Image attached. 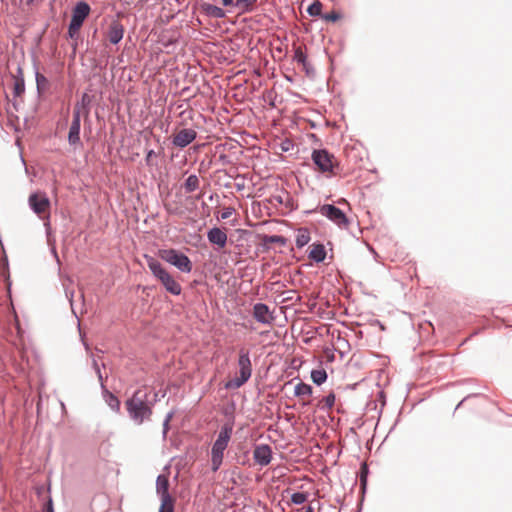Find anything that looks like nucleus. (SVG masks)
Here are the masks:
<instances>
[{"mask_svg":"<svg viewBox=\"0 0 512 512\" xmlns=\"http://www.w3.org/2000/svg\"><path fill=\"white\" fill-rule=\"evenodd\" d=\"M309 258L316 262H323L326 258V250L322 244H312L310 246Z\"/></svg>","mask_w":512,"mask_h":512,"instance_id":"f3484780","label":"nucleus"},{"mask_svg":"<svg viewBox=\"0 0 512 512\" xmlns=\"http://www.w3.org/2000/svg\"><path fill=\"white\" fill-rule=\"evenodd\" d=\"M196 131L191 128H185L178 131L173 137V144L176 147L184 148L193 142L196 138Z\"/></svg>","mask_w":512,"mask_h":512,"instance_id":"f8f14e48","label":"nucleus"},{"mask_svg":"<svg viewBox=\"0 0 512 512\" xmlns=\"http://www.w3.org/2000/svg\"><path fill=\"white\" fill-rule=\"evenodd\" d=\"M68 141L70 145L76 146L80 144V108L75 107L73 111V119L69 128Z\"/></svg>","mask_w":512,"mask_h":512,"instance_id":"9d476101","label":"nucleus"},{"mask_svg":"<svg viewBox=\"0 0 512 512\" xmlns=\"http://www.w3.org/2000/svg\"><path fill=\"white\" fill-rule=\"evenodd\" d=\"M322 8H323V4L320 0H314L311 5L307 8V12L310 16H313V17H317V16H321L322 17Z\"/></svg>","mask_w":512,"mask_h":512,"instance_id":"4be33fe9","label":"nucleus"},{"mask_svg":"<svg viewBox=\"0 0 512 512\" xmlns=\"http://www.w3.org/2000/svg\"><path fill=\"white\" fill-rule=\"evenodd\" d=\"M199 184H200V181H199V178L198 176L196 175H190L185 183H184V188H185V191L186 192H193L195 191L196 189L199 188Z\"/></svg>","mask_w":512,"mask_h":512,"instance_id":"412c9836","label":"nucleus"},{"mask_svg":"<svg viewBox=\"0 0 512 512\" xmlns=\"http://www.w3.org/2000/svg\"><path fill=\"white\" fill-rule=\"evenodd\" d=\"M235 209L232 208V207H227V208H224L222 213H221V218L222 219H228L232 216V214L234 213Z\"/></svg>","mask_w":512,"mask_h":512,"instance_id":"72a5a7b5","label":"nucleus"},{"mask_svg":"<svg viewBox=\"0 0 512 512\" xmlns=\"http://www.w3.org/2000/svg\"><path fill=\"white\" fill-rule=\"evenodd\" d=\"M306 54L303 52V50L301 49V47H298L296 48L295 50V55H294V59L298 62V63H301L303 65H305L306 63Z\"/></svg>","mask_w":512,"mask_h":512,"instance_id":"c756f323","label":"nucleus"},{"mask_svg":"<svg viewBox=\"0 0 512 512\" xmlns=\"http://www.w3.org/2000/svg\"><path fill=\"white\" fill-rule=\"evenodd\" d=\"M36 80H37V84H38V86H39L42 82H46V78H45L43 75H41V74H37V76H36Z\"/></svg>","mask_w":512,"mask_h":512,"instance_id":"e433bc0d","label":"nucleus"},{"mask_svg":"<svg viewBox=\"0 0 512 512\" xmlns=\"http://www.w3.org/2000/svg\"><path fill=\"white\" fill-rule=\"evenodd\" d=\"M165 207H166V210L168 211V213H170V214H180V213H181V211L173 210V209L170 207V205H169V204H166V205H165Z\"/></svg>","mask_w":512,"mask_h":512,"instance_id":"4c0bfd02","label":"nucleus"},{"mask_svg":"<svg viewBox=\"0 0 512 512\" xmlns=\"http://www.w3.org/2000/svg\"><path fill=\"white\" fill-rule=\"evenodd\" d=\"M310 241V232L308 229L306 228H301L298 230L297 232V235H296V246L298 248H302L304 247L305 245H307Z\"/></svg>","mask_w":512,"mask_h":512,"instance_id":"6ab92c4d","label":"nucleus"},{"mask_svg":"<svg viewBox=\"0 0 512 512\" xmlns=\"http://www.w3.org/2000/svg\"><path fill=\"white\" fill-rule=\"evenodd\" d=\"M257 0H236V5L241 7L244 11L250 10Z\"/></svg>","mask_w":512,"mask_h":512,"instance_id":"cd10ccee","label":"nucleus"},{"mask_svg":"<svg viewBox=\"0 0 512 512\" xmlns=\"http://www.w3.org/2000/svg\"><path fill=\"white\" fill-rule=\"evenodd\" d=\"M312 394V387L306 383H298L295 387V395L298 397H309Z\"/></svg>","mask_w":512,"mask_h":512,"instance_id":"aec40b11","label":"nucleus"},{"mask_svg":"<svg viewBox=\"0 0 512 512\" xmlns=\"http://www.w3.org/2000/svg\"><path fill=\"white\" fill-rule=\"evenodd\" d=\"M307 501V494L302 492L293 493L291 496V502L296 505H301Z\"/></svg>","mask_w":512,"mask_h":512,"instance_id":"a878e982","label":"nucleus"},{"mask_svg":"<svg viewBox=\"0 0 512 512\" xmlns=\"http://www.w3.org/2000/svg\"><path fill=\"white\" fill-rule=\"evenodd\" d=\"M367 473H368V469H367L366 464H362L360 478H361V484H362L363 488H365V486H366Z\"/></svg>","mask_w":512,"mask_h":512,"instance_id":"2f4dec72","label":"nucleus"},{"mask_svg":"<svg viewBox=\"0 0 512 512\" xmlns=\"http://www.w3.org/2000/svg\"><path fill=\"white\" fill-rule=\"evenodd\" d=\"M156 157V153L153 150H149L146 154L145 161L148 166H153V159Z\"/></svg>","mask_w":512,"mask_h":512,"instance_id":"473e14b6","label":"nucleus"},{"mask_svg":"<svg viewBox=\"0 0 512 512\" xmlns=\"http://www.w3.org/2000/svg\"><path fill=\"white\" fill-rule=\"evenodd\" d=\"M159 512H174V499H161Z\"/></svg>","mask_w":512,"mask_h":512,"instance_id":"b1692460","label":"nucleus"},{"mask_svg":"<svg viewBox=\"0 0 512 512\" xmlns=\"http://www.w3.org/2000/svg\"><path fill=\"white\" fill-rule=\"evenodd\" d=\"M125 405L129 416L138 425L149 420L152 415V408L148 404V394L140 389L135 391Z\"/></svg>","mask_w":512,"mask_h":512,"instance_id":"f257e3e1","label":"nucleus"},{"mask_svg":"<svg viewBox=\"0 0 512 512\" xmlns=\"http://www.w3.org/2000/svg\"><path fill=\"white\" fill-rule=\"evenodd\" d=\"M147 265L152 274L164 286L167 292L173 295H179L182 291L181 285L174 277L153 257H146Z\"/></svg>","mask_w":512,"mask_h":512,"instance_id":"7ed1b4c3","label":"nucleus"},{"mask_svg":"<svg viewBox=\"0 0 512 512\" xmlns=\"http://www.w3.org/2000/svg\"><path fill=\"white\" fill-rule=\"evenodd\" d=\"M25 91V84L22 78H16L14 83V95L21 97Z\"/></svg>","mask_w":512,"mask_h":512,"instance_id":"393cba45","label":"nucleus"},{"mask_svg":"<svg viewBox=\"0 0 512 512\" xmlns=\"http://www.w3.org/2000/svg\"><path fill=\"white\" fill-rule=\"evenodd\" d=\"M90 13V6L86 2H79L72 11V18L68 29L70 38H75L78 35L84 20Z\"/></svg>","mask_w":512,"mask_h":512,"instance_id":"0eeeda50","label":"nucleus"},{"mask_svg":"<svg viewBox=\"0 0 512 512\" xmlns=\"http://www.w3.org/2000/svg\"><path fill=\"white\" fill-rule=\"evenodd\" d=\"M255 462L261 466H267L272 460V450L267 444L257 445L253 451Z\"/></svg>","mask_w":512,"mask_h":512,"instance_id":"9b49d317","label":"nucleus"},{"mask_svg":"<svg viewBox=\"0 0 512 512\" xmlns=\"http://www.w3.org/2000/svg\"><path fill=\"white\" fill-rule=\"evenodd\" d=\"M44 512H54L53 503L51 499H49V501L46 503Z\"/></svg>","mask_w":512,"mask_h":512,"instance_id":"c9c22d12","label":"nucleus"},{"mask_svg":"<svg viewBox=\"0 0 512 512\" xmlns=\"http://www.w3.org/2000/svg\"><path fill=\"white\" fill-rule=\"evenodd\" d=\"M169 479L166 475H159L156 481V491L160 496V499H170L172 498L169 494Z\"/></svg>","mask_w":512,"mask_h":512,"instance_id":"dca6fc26","label":"nucleus"},{"mask_svg":"<svg viewBox=\"0 0 512 512\" xmlns=\"http://www.w3.org/2000/svg\"><path fill=\"white\" fill-rule=\"evenodd\" d=\"M270 241L271 242H280V241H282V237H280V236H272L270 238Z\"/></svg>","mask_w":512,"mask_h":512,"instance_id":"58836bf2","label":"nucleus"},{"mask_svg":"<svg viewBox=\"0 0 512 512\" xmlns=\"http://www.w3.org/2000/svg\"><path fill=\"white\" fill-rule=\"evenodd\" d=\"M171 419H172V414H168L166 419H165V421H164V424H163V426H164V433H166L168 431V429H169V422L171 421Z\"/></svg>","mask_w":512,"mask_h":512,"instance_id":"f704fd0d","label":"nucleus"},{"mask_svg":"<svg viewBox=\"0 0 512 512\" xmlns=\"http://www.w3.org/2000/svg\"><path fill=\"white\" fill-rule=\"evenodd\" d=\"M124 34V27L119 21H112L108 29V39L112 44H117L121 41Z\"/></svg>","mask_w":512,"mask_h":512,"instance_id":"4468645a","label":"nucleus"},{"mask_svg":"<svg viewBox=\"0 0 512 512\" xmlns=\"http://www.w3.org/2000/svg\"><path fill=\"white\" fill-rule=\"evenodd\" d=\"M311 157L319 172L329 176L336 175L339 164L332 153L325 149H319L314 150Z\"/></svg>","mask_w":512,"mask_h":512,"instance_id":"39448f33","label":"nucleus"},{"mask_svg":"<svg viewBox=\"0 0 512 512\" xmlns=\"http://www.w3.org/2000/svg\"><path fill=\"white\" fill-rule=\"evenodd\" d=\"M327 408H332L335 403V395L333 393H330L322 400Z\"/></svg>","mask_w":512,"mask_h":512,"instance_id":"7c9ffc66","label":"nucleus"},{"mask_svg":"<svg viewBox=\"0 0 512 512\" xmlns=\"http://www.w3.org/2000/svg\"><path fill=\"white\" fill-rule=\"evenodd\" d=\"M34 0H27V3L30 4L32 3Z\"/></svg>","mask_w":512,"mask_h":512,"instance_id":"a19ab883","label":"nucleus"},{"mask_svg":"<svg viewBox=\"0 0 512 512\" xmlns=\"http://www.w3.org/2000/svg\"><path fill=\"white\" fill-rule=\"evenodd\" d=\"M207 237L211 243L218 245L220 248L225 247L227 243V234L217 227L209 230Z\"/></svg>","mask_w":512,"mask_h":512,"instance_id":"2eb2a0df","label":"nucleus"},{"mask_svg":"<svg viewBox=\"0 0 512 512\" xmlns=\"http://www.w3.org/2000/svg\"><path fill=\"white\" fill-rule=\"evenodd\" d=\"M253 317L262 324H271L274 320L269 307L263 303H257L254 305Z\"/></svg>","mask_w":512,"mask_h":512,"instance_id":"ddd939ff","label":"nucleus"},{"mask_svg":"<svg viewBox=\"0 0 512 512\" xmlns=\"http://www.w3.org/2000/svg\"><path fill=\"white\" fill-rule=\"evenodd\" d=\"M320 213L327 217L329 220L334 222L340 228H347L349 225V220L345 213L331 204H325L320 207Z\"/></svg>","mask_w":512,"mask_h":512,"instance_id":"6e6552de","label":"nucleus"},{"mask_svg":"<svg viewBox=\"0 0 512 512\" xmlns=\"http://www.w3.org/2000/svg\"><path fill=\"white\" fill-rule=\"evenodd\" d=\"M341 18V14L336 11H332L330 13H326L322 15V19L327 22H336Z\"/></svg>","mask_w":512,"mask_h":512,"instance_id":"bb28decb","label":"nucleus"},{"mask_svg":"<svg viewBox=\"0 0 512 512\" xmlns=\"http://www.w3.org/2000/svg\"><path fill=\"white\" fill-rule=\"evenodd\" d=\"M108 405L115 411H119L120 409V401L119 399L114 396L113 394H109V397H108Z\"/></svg>","mask_w":512,"mask_h":512,"instance_id":"c85d7f7f","label":"nucleus"},{"mask_svg":"<svg viewBox=\"0 0 512 512\" xmlns=\"http://www.w3.org/2000/svg\"><path fill=\"white\" fill-rule=\"evenodd\" d=\"M239 375L229 380L225 384L226 389H237L244 385L251 377L252 364L249 356V351L245 348L239 350L238 357Z\"/></svg>","mask_w":512,"mask_h":512,"instance_id":"20e7f679","label":"nucleus"},{"mask_svg":"<svg viewBox=\"0 0 512 512\" xmlns=\"http://www.w3.org/2000/svg\"><path fill=\"white\" fill-rule=\"evenodd\" d=\"M29 204L33 211L42 216L46 214L50 207V201L45 193L37 192L29 196Z\"/></svg>","mask_w":512,"mask_h":512,"instance_id":"1a4fd4ad","label":"nucleus"},{"mask_svg":"<svg viewBox=\"0 0 512 512\" xmlns=\"http://www.w3.org/2000/svg\"><path fill=\"white\" fill-rule=\"evenodd\" d=\"M202 9L207 15L214 18H224L226 15L225 11L216 5L204 3Z\"/></svg>","mask_w":512,"mask_h":512,"instance_id":"a211bd4d","label":"nucleus"},{"mask_svg":"<svg viewBox=\"0 0 512 512\" xmlns=\"http://www.w3.org/2000/svg\"><path fill=\"white\" fill-rule=\"evenodd\" d=\"M311 379L317 385L323 384L327 379V373L324 369H316L311 372Z\"/></svg>","mask_w":512,"mask_h":512,"instance_id":"5701e85b","label":"nucleus"},{"mask_svg":"<svg viewBox=\"0 0 512 512\" xmlns=\"http://www.w3.org/2000/svg\"><path fill=\"white\" fill-rule=\"evenodd\" d=\"M233 423L226 422L220 429L217 439L215 440L212 449H211V469L213 472H216L224 458V451L228 447L230 442L232 433H233Z\"/></svg>","mask_w":512,"mask_h":512,"instance_id":"f03ea898","label":"nucleus"},{"mask_svg":"<svg viewBox=\"0 0 512 512\" xmlns=\"http://www.w3.org/2000/svg\"><path fill=\"white\" fill-rule=\"evenodd\" d=\"M86 98H87V94H84L83 98H82V101L84 102L86 100Z\"/></svg>","mask_w":512,"mask_h":512,"instance_id":"ea45409f","label":"nucleus"},{"mask_svg":"<svg viewBox=\"0 0 512 512\" xmlns=\"http://www.w3.org/2000/svg\"><path fill=\"white\" fill-rule=\"evenodd\" d=\"M159 256L161 259L175 266L182 272L189 273L192 270V263L190 259L185 254L175 249L160 250Z\"/></svg>","mask_w":512,"mask_h":512,"instance_id":"423d86ee","label":"nucleus"}]
</instances>
